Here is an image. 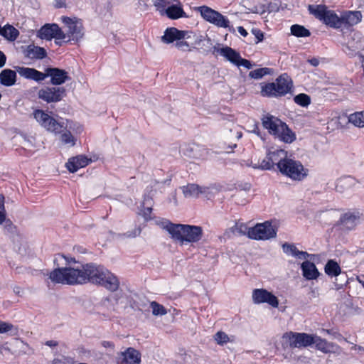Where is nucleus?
Masks as SVG:
<instances>
[{"mask_svg":"<svg viewBox=\"0 0 364 364\" xmlns=\"http://www.w3.org/2000/svg\"><path fill=\"white\" fill-rule=\"evenodd\" d=\"M58 257L65 259L67 266L55 268L50 272L49 279L52 282L68 285L91 282L100 284L110 291L118 289V279L103 266L93 263L82 265L75 258H68L63 255H58Z\"/></svg>","mask_w":364,"mask_h":364,"instance_id":"obj_1","label":"nucleus"},{"mask_svg":"<svg viewBox=\"0 0 364 364\" xmlns=\"http://www.w3.org/2000/svg\"><path fill=\"white\" fill-rule=\"evenodd\" d=\"M15 69H16L20 76L36 82H41L46 77H50V83L55 86L61 85L70 79L68 72L58 68H48L45 73L27 67L16 66Z\"/></svg>","mask_w":364,"mask_h":364,"instance_id":"obj_2","label":"nucleus"},{"mask_svg":"<svg viewBox=\"0 0 364 364\" xmlns=\"http://www.w3.org/2000/svg\"><path fill=\"white\" fill-rule=\"evenodd\" d=\"M262 123L264 129L269 133L278 138L280 141L290 144L296 139L295 134L288 127L286 123L279 118L271 115H264L262 119Z\"/></svg>","mask_w":364,"mask_h":364,"instance_id":"obj_3","label":"nucleus"},{"mask_svg":"<svg viewBox=\"0 0 364 364\" xmlns=\"http://www.w3.org/2000/svg\"><path fill=\"white\" fill-rule=\"evenodd\" d=\"M292 88V81L287 74L279 76L275 82L262 87L261 95L264 97H281L289 93Z\"/></svg>","mask_w":364,"mask_h":364,"instance_id":"obj_4","label":"nucleus"},{"mask_svg":"<svg viewBox=\"0 0 364 364\" xmlns=\"http://www.w3.org/2000/svg\"><path fill=\"white\" fill-rule=\"evenodd\" d=\"M198 12L201 17L207 22L217 26L228 29V31L235 32V28L231 25L228 18L219 11L211 9L208 6H200L197 8Z\"/></svg>","mask_w":364,"mask_h":364,"instance_id":"obj_5","label":"nucleus"},{"mask_svg":"<svg viewBox=\"0 0 364 364\" xmlns=\"http://www.w3.org/2000/svg\"><path fill=\"white\" fill-rule=\"evenodd\" d=\"M309 11L324 24L333 28H341V16H338L334 11L328 9L323 4L309 5Z\"/></svg>","mask_w":364,"mask_h":364,"instance_id":"obj_6","label":"nucleus"},{"mask_svg":"<svg viewBox=\"0 0 364 364\" xmlns=\"http://www.w3.org/2000/svg\"><path fill=\"white\" fill-rule=\"evenodd\" d=\"M314 335L306 333L287 332L282 338V345L284 349L300 348L310 346L314 343Z\"/></svg>","mask_w":364,"mask_h":364,"instance_id":"obj_7","label":"nucleus"},{"mask_svg":"<svg viewBox=\"0 0 364 364\" xmlns=\"http://www.w3.org/2000/svg\"><path fill=\"white\" fill-rule=\"evenodd\" d=\"M173 232L175 233L173 240L179 241L181 243L197 242L203 235V230L200 226L179 224V226L175 228Z\"/></svg>","mask_w":364,"mask_h":364,"instance_id":"obj_8","label":"nucleus"},{"mask_svg":"<svg viewBox=\"0 0 364 364\" xmlns=\"http://www.w3.org/2000/svg\"><path fill=\"white\" fill-rule=\"evenodd\" d=\"M281 166L279 170L280 173L293 181H303L309 173V170L299 161L287 158Z\"/></svg>","mask_w":364,"mask_h":364,"instance_id":"obj_9","label":"nucleus"},{"mask_svg":"<svg viewBox=\"0 0 364 364\" xmlns=\"http://www.w3.org/2000/svg\"><path fill=\"white\" fill-rule=\"evenodd\" d=\"M33 117L42 127L55 134H60L65 128L63 120H56L41 109L35 110Z\"/></svg>","mask_w":364,"mask_h":364,"instance_id":"obj_10","label":"nucleus"},{"mask_svg":"<svg viewBox=\"0 0 364 364\" xmlns=\"http://www.w3.org/2000/svg\"><path fill=\"white\" fill-rule=\"evenodd\" d=\"M33 117L42 127L55 134H60L65 128L63 120H56L41 109L35 110Z\"/></svg>","mask_w":364,"mask_h":364,"instance_id":"obj_11","label":"nucleus"},{"mask_svg":"<svg viewBox=\"0 0 364 364\" xmlns=\"http://www.w3.org/2000/svg\"><path fill=\"white\" fill-rule=\"evenodd\" d=\"M277 236V229L269 221L257 223L251 228L250 238L255 240H267Z\"/></svg>","mask_w":364,"mask_h":364,"instance_id":"obj_12","label":"nucleus"},{"mask_svg":"<svg viewBox=\"0 0 364 364\" xmlns=\"http://www.w3.org/2000/svg\"><path fill=\"white\" fill-rule=\"evenodd\" d=\"M66 95V90L63 87H45L38 92V97L47 103L61 101Z\"/></svg>","mask_w":364,"mask_h":364,"instance_id":"obj_13","label":"nucleus"},{"mask_svg":"<svg viewBox=\"0 0 364 364\" xmlns=\"http://www.w3.org/2000/svg\"><path fill=\"white\" fill-rule=\"evenodd\" d=\"M362 214L357 210H349L342 214L336 223L343 230H352L360 223Z\"/></svg>","mask_w":364,"mask_h":364,"instance_id":"obj_14","label":"nucleus"},{"mask_svg":"<svg viewBox=\"0 0 364 364\" xmlns=\"http://www.w3.org/2000/svg\"><path fill=\"white\" fill-rule=\"evenodd\" d=\"M61 19L68 28V36L70 41H77L82 38L84 34L83 27L80 19L67 16H62Z\"/></svg>","mask_w":364,"mask_h":364,"instance_id":"obj_15","label":"nucleus"},{"mask_svg":"<svg viewBox=\"0 0 364 364\" xmlns=\"http://www.w3.org/2000/svg\"><path fill=\"white\" fill-rule=\"evenodd\" d=\"M66 34L61 30L57 24H46L38 31V36L41 39L50 40H64Z\"/></svg>","mask_w":364,"mask_h":364,"instance_id":"obj_16","label":"nucleus"},{"mask_svg":"<svg viewBox=\"0 0 364 364\" xmlns=\"http://www.w3.org/2000/svg\"><path fill=\"white\" fill-rule=\"evenodd\" d=\"M252 301L256 304L267 303L274 308L278 307L279 301L276 296L264 289H255L252 291Z\"/></svg>","mask_w":364,"mask_h":364,"instance_id":"obj_17","label":"nucleus"},{"mask_svg":"<svg viewBox=\"0 0 364 364\" xmlns=\"http://www.w3.org/2000/svg\"><path fill=\"white\" fill-rule=\"evenodd\" d=\"M190 33L188 31H181L174 27L167 28L161 37V41L169 44L181 38H189Z\"/></svg>","mask_w":364,"mask_h":364,"instance_id":"obj_18","label":"nucleus"},{"mask_svg":"<svg viewBox=\"0 0 364 364\" xmlns=\"http://www.w3.org/2000/svg\"><path fill=\"white\" fill-rule=\"evenodd\" d=\"M211 189H213V188L200 187L194 183H190L182 187L183 193L186 198H197L200 194H203L209 198Z\"/></svg>","mask_w":364,"mask_h":364,"instance_id":"obj_19","label":"nucleus"},{"mask_svg":"<svg viewBox=\"0 0 364 364\" xmlns=\"http://www.w3.org/2000/svg\"><path fill=\"white\" fill-rule=\"evenodd\" d=\"M358 184L356 180L351 176H346L337 180L336 191L340 193L348 194Z\"/></svg>","mask_w":364,"mask_h":364,"instance_id":"obj_20","label":"nucleus"},{"mask_svg":"<svg viewBox=\"0 0 364 364\" xmlns=\"http://www.w3.org/2000/svg\"><path fill=\"white\" fill-rule=\"evenodd\" d=\"M267 153L270 161L279 170L282 167L281 164H284L287 159V152L284 149L272 147L267 151Z\"/></svg>","mask_w":364,"mask_h":364,"instance_id":"obj_21","label":"nucleus"},{"mask_svg":"<svg viewBox=\"0 0 364 364\" xmlns=\"http://www.w3.org/2000/svg\"><path fill=\"white\" fill-rule=\"evenodd\" d=\"M171 19H178L180 18L186 17L181 3L178 0H173L167 8L164 15Z\"/></svg>","mask_w":364,"mask_h":364,"instance_id":"obj_22","label":"nucleus"},{"mask_svg":"<svg viewBox=\"0 0 364 364\" xmlns=\"http://www.w3.org/2000/svg\"><path fill=\"white\" fill-rule=\"evenodd\" d=\"M362 14L360 11H347L341 14V27L352 26L361 21Z\"/></svg>","mask_w":364,"mask_h":364,"instance_id":"obj_23","label":"nucleus"},{"mask_svg":"<svg viewBox=\"0 0 364 364\" xmlns=\"http://www.w3.org/2000/svg\"><path fill=\"white\" fill-rule=\"evenodd\" d=\"M301 269L302 271L303 277L307 280L316 279L320 275V273L315 264L308 260H306L301 263Z\"/></svg>","mask_w":364,"mask_h":364,"instance_id":"obj_24","label":"nucleus"},{"mask_svg":"<svg viewBox=\"0 0 364 364\" xmlns=\"http://www.w3.org/2000/svg\"><path fill=\"white\" fill-rule=\"evenodd\" d=\"M214 51H216L220 55L225 58L231 63L237 65L240 59V54L229 46H225L220 48L214 47Z\"/></svg>","mask_w":364,"mask_h":364,"instance_id":"obj_25","label":"nucleus"},{"mask_svg":"<svg viewBox=\"0 0 364 364\" xmlns=\"http://www.w3.org/2000/svg\"><path fill=\"white\" fill-rule=\"evenodd\" d=\"M90 160L85 156L79 155L70 158L66 163L68 170L71 173H75L81 168L86 166Z\"/></svg>","mask_w":364,"mask_h":364,"instance_id":"obj_26","label":"nucleus"},{"mask_svg":"<svg viewBox=\"0 0 364 364\" xmlns=\"http://www.w3.org/2000/svg\"><path fill=\"white\" fill-rule=\"evenodd\" d=\"M24 55L32 60H41L47 56V52L42 47L31 44L26 48Z\"/></svg>","mask_w":364,"mask_h":364,"instance_id":"obj_27","label":"nucleus"},{"mask_svg":"<svg viewBox=\"0 0 364 364\" xmlns=\"http://www.w3.org/2000/svg\"><path fill=\"white\" fill-rule=\"evenodd\" d=\"M152 196H153V194L145 193L144 196V200L141 205V209H140L139 214L144 218L145 221H149L152 219V217H151L152 205H153Z\"/></svg>","mask_w":364,"mask_h":364,"instance_id":"obj_28","label":"nucleus"},{"mask_svg":"<svg viewBox=\"0 0 364 364\" xmlns=\"http://www.w3.org/2000/svg\"><path fill=\"white\" fill-rule=\"evenodd\" d=\"M313 340V344H315L316 348L324 353L335 352L336 350L338 348L337 345L329 343L326 340L321 338L316 335H314Z\"/></svg>","mask_w":364,"mask_h":364,"instance_id":"obj_29","label":"nucleus"},{"mask_svg":"<svg viewBox=\"0 0 364 364\" xmlns=\"http://www.w3.org/2000/svg\"><path fill=\"white\" fill-rule=\"evenodd\" d=\"M282 250L286 255L299 259H306L311 256L307 252L299 250L294 244L285 242L282 245Z\"/></svg>","mask_w":364,"mask_h":364,"instance_id":"obj_30","label":"nucleus"},{"mask_svg":"<svg viewBox=\"0 0 364 364\" xmlns=\"http://www.w3.org/2000/svg\"><path fill=\"white\" fill-rule=\"evenodd\" d=\"M16 72L11 69H4L0 73V83L6 87H11L16 82Z\"/></svg>","mask_w":364,"mask_h":364,"instance_id":"obj_31","label":"nucleus"},{"mask_svg":"<svg viewBox=\"0 0 364 364\" xmlns=\"http://www.w3.org/2000/svg\"><path fill=\"white\" fill-rule=\"evenodd\" d=\"M123 362L125 364H139L141 362V355L139 352L134 348H129L122 353Z\"/></svg>","mask_w":364,"mask_h":364,"instance_id":"obj_32","label":"nucleus"},{"mask_svg":"<svg viewBox=\"0 0 364 364\" xmlns=\"http://www.w3.org/2000/svg\"><path fill=\"white\" fill-rule=\"evenodd\" d=\"M348 121L356 127H364V111L350 114L348 116Z\"/></svg>","mask_w":364,"mask_h":364,"instance_id":"obj_33","label":"nucleus"},{"mask_svg":"<svg viewBox=\"0 0 364 364\" xmlns=\"http://www.w3.org/2000/svg\"><path fill=\"white\" fill-rule=\"evenodd\" d=\"M324 269L326 274L330 277H337L341 272V269L338 264L332 259L327 262Z\"/></svg>","mask_w":364,"mask_h":364,"instance_id":"obj_34","label":"nucleus"},{"mask_svg":"<svg viewBox=\"0 0 364 364\" xmlns=\"http://www.w3.org/2000/svg\"><path fill=\"white\" fill-rule=\"evenodd\" d=\"M19 31L13 26L6 25L3 30L2 36L10 41H14L18 36Z\"/></svg>","mask_w":364,"mask_h":364,"instance_id":"obj_35","label":"nucleus"},{"mask_svg":"<svg viewBox=\"0 0 364 364\" xmlns=\"http://www.w3.org/2000/svg\"><path fill=\"white\" fill-rule=\"evenodd\" d=\"M251 228H249L246 224L237 222L232 228V232L238 235H247L250 238V232Z\"/></svg>","mask_w":364,"mask_h":364,"instance_id":"obj_36","label":"nucleus"},{"mask_svg":"<svg viewBox=\"0 0 364 364\" xmlns=\"http://www.w3.org/2000/svg\"><path fill=\"white\" fill-rule=\"evenodd\" d=\"M251 166L255 169L261 170H272L274 167L273 163L269 158L267 152L265 158H264L259 163L252 164Z\"/></svg>","mask_w":364,"mask_h":364,"instance_id":"obj_37","label":"nucleus"},{"mask_svg":"<svg viewBox=\"0 0 364 364\" xmlns=\"http://www.w3.org/2000/svg\"><path fill=\"white\" fill-rule=\"evenodd\" d=\"M291 33L296 37H309L311 35L310 31L304 26L294 24L291 26Z\"/></svg>","mask_w":364,"mask_h":364,"instance_id":"obj_38","label":"nucleus"},{"mask_svg":"<svg viewBox=\"0 0 364 364\" xmlns=\"http://www.w3.org/2000/svg\"><path fill=\"white\" fill-rule=\"evenodd\" d=\"M273 73L272 69L268 68H258L252 70L249 73V76L253 79H261L262 77L267 75H271Z\"/></svg>","mask_w":364,"mask_h":364,"instance_id":"obj_39","label":"nucleus"},{"mask_svg":"<svg viewBox=\"0 0 364 364\" xmlns=\"http://www.w3.org/2000/svg\"><path fill=\"white\" fill-rule=\"evenodd\" d=\"M172 1L173 0H152L154 6L161 16L164 15Z\"/></svg>","mask_w":364,"mask_h":364,"instance_id":"obj_40","label":"nucleus"},{"mask_svg":"<svg viewBox=\"0 0 364 364\" xmlns=\"http://www.w3.org/2000/svg\"><path fill=\"white\" fill-rule=\"evenodd\" d=\"M65 127H66L65 126ZM66 128H65L63 130H65ZM60 136L61 141L65 144H69L70 146H74L76 142V139L73 135L71 134V132L69 130H65V132L63 131Z\"/></svg>","mask_w":364,"mask_h":364,"instance_id":"obj_41","label":"nucleus"},{"mask_svg":"<svg viewBox=\"0 0 364 364\" xmlns=\"http://www.w3.org/2000/svg\"><path fill=\"white\" fill-rule=\"evenodd\" d=\"M294 102L301 107H306L311 103L310 97L304 93H300L294 97Z\"/></svg>","mask_w":364,"mask_h":364,"instance_id":"obj_42","label":"nucleus"},{"mask_svg":"<svg viewBox=\"0 0 364 364\" xmlns=\"http://www.w3.org/2000/svg\"><path fill=\"white\" fill-rule=\"evenodd\" d=\"M159 225L171 235L173 240L174 239L175 233L173 232V230H176L175 228L179 226V224H174L168 220H163L160 222Z\"/></svg>","mask_w":364,"mask_h":364,"instance_id":"obj_43","label":"nucleus"},{"mask_svg":"<svg viewBox=\"0 0 364 364\" xmlns=\"http://www.w3.org/2000/svg\"><path fill=\"white\" fill-rule=\"evenodd\" d=\"M150 307L151 308L152 314L154 316H164L167 314V311L165 307L156 301H151L150 303Z\"/></svg>","mask_w":364,"mask_h":364,"instance_id":"obj_44","label":"nucleus"},{"mask_svg":"<svg viewBox=\"0 0 364 364\" xmlns=\"http://www.w3.org/2000/svg\"><path fill=\"white\" fill-rule=\"evenodd\" d=\"M215 342L220 345L223 346L224 344L232 342V340L228 336V335L223 331H218L214 336Z\"/></svg>","mask_w":364,"mask_h":364,"instance_id":"obj_45","label":"nucleus"},{"mask_svg":"<svg viewBox=\"0 0 364 364\" xmlns=\"http://www.w3.org/2000/svg\"><path fill=\"white\" fill-rule=\"evenodd\" d=\"M186 38H181L180 40H178L176 43L175 46L181 51H190L191 50V46L188 44L187 41H186Z\"/></svg>","mask_w":364,"mask_h":364,"instance_id":"obj_46","label":"nucleus"},{"mask_svg":"<svg viewBox=\"0 0 364 364\" xmlns=\"http://www.w3.org/2000/svg\"><path fill=\"white\" fill-rule=\"evenodd\" d=\"M6 216L5 206H4V197L0 194V225L4 223Z\"/></svg>","mask_w":364,"mask_h":364,"instance_id":"obj_47","label":"nucleus"},{"mask_svg":"<svg viewBox=\"0 0 364 364\" xmlns=\"http://www.w3.org/2000/svg\"><path fill=\"white\" fill-rule=\"evenodd\" d=\"M1 225H3L4 230L7 232H13L15 230V226L12 222L9 219H6V218Z\"/></svg>","mask_w":364,"mask_h":364,"instance_id":"obj_48","label":"nucleus"},{"mask_svg":"<svg viewBox=\"0 0 364 364\" xmlns=\"http://www.w3.org/2000/svg\"><path fill=\"white\" fill-rule=\"evenodd\" d=\"M13 328L14 326L11 323L0 321V333H6Z\"/></svg>","mask_w":364,"mask_h":364,"instance_id":"obj_49","label":"nucleus"},{"mask_svg":"<svg viewBox=\"0 0 364 364\" xmlns=\"http://www.w3.org/2000/svg\"><path fill=\"white\" fill-rule=\"evenodd\" d=\"M181 151L183 155L189 157L194 158L196 156L193 154V149L191 146L186 145L181 149Z\"/></svg>","mask_w":364,"mask_h":364,"instance_id":"obj_50","label":"nucleus"},{"mask_svg":"<svg viewBox=\"0 0 364 364\" xmlns=\"http://www.w3.org/2000/svg\"><path fill=\"white\" fill-rule=\"evenodd\" d=\"M252 34L255 36V37L256 38L257 41H256V43H258L261 41H263V38H264V33L262 31H260L259 29L258 28H253L252 30Z\"/></svg>","mask_w":364,"mask_h":364,"instance_id":"obj_51","label":"nucleus"},{"mask_svg":"<svg viewBox=\"0 0 364 364\" xmlns=\"http://www.w3.org/2000/svg\"><path fill=\"white\" fill-rule=\"evenodd\" d=\"M237 66H243L247 69H251L252 68V64L251 62L247 59L242 58L239 60Z\"/></svg>","mask_w":364,"mask_h":364,"instance_id":"obj_52","label":"nucleus"},{"mask_svg":"<svg viewBox=\"0 0 364 364\" xmlns=\"http://www.w3.org/2000/svg\"><path fill=\"white\" fill-rule=\"evenodd\" d=\"M141 233V228H137L134 230L132 232H128L126 233L127 237H135L136 236L139 235Z\"/></svg>","mask_w":364,"mask_h":364,"instance_id":"obj_53","label":"nucleus"},{"mask_svg":"<svg viewBox=\"0 0 364 364\" xmlns=\"http://www.w3.org/2000/svg\"><path fill=\"white\" fill-rule=\"evenodd\" d=\"M6 61V57L5 54L2 51H0V68L4 66Z\"/></svg>","mask_w":364,"mask_h":364,"instance_id":"obj_54","label":"nucleus"},{"mask_svg":"<svg viewBox=\"0 0 364 364\" xmlns=\"http://www.w3.org/2000/svg\"><path fill=\"white\" fill-rule=\"evenodd\" d=\"M237 31L243 37H246L248 35L247 31L242 26H238Z\"/></svg>","mask_w":364,"mask_h":364,"instance_id":"obj_55","label":"nucleus"},{"mask_svg":"<svg viewBox=\"0 0 364 364\" xmlns=\"http://www.w3.org/2000/svg\"><path fill=\"white\" fill-rule=\"evenodd\" d=\"M308 61H309V63L311 65H313V66H314V67L318 66V64H319V60H318V58H311V59H309Z\"/></svg>","mask_w":364,"mask_h":364,"instance_id":"obj_56","label":"nucleus"},{"mask_svg":"<svg viewBox=\"0 0 364 364\" xmlns=\"http://www.w3.org/2000/svg\"><path fill=\"white\" fill-rule=\"evenodd\" d=\"M46 345L49 347H55L58 345V343L55 341L50 340L46 341Z\"/></svg>","mask_w":364,"mask_h":364,"instance_id":"obj_57","label":"nucleus"},{"mask_svg":"<svg viewBox=\"0 0 364 364\" xmlns=\"http://www.w3.org/2000/svg\"><path fill=\"white\" fill-rule=\"evenodd\" d=\"M103 346L105 347H113L114 346L113 344L109 341H104Z\"/></svg>","mask_w":364,"mask_h":364,"instance_id":"obj_58","label":"nucleus"},{"mask_svg":"<svg viewBox=\"0 0 364 364\" xmlns=\"http://www.w3.org/2000/svg\"><path fill=\"white\" fill-rule=\"evenodd\" d=\"M63 5H64V4H63V3H62V2H61V1H57L56 6H57L58 8H61V7H63Z\"/></svg>","mask_w":364,"mask_h":364,"instance_id":"obj_59","label":"nucleus"},{"mask_svg":"<svg viewBox=\"0 0 364 364\" xmlns=\"http://www.w3.org/2000/svg\"><path fill=\"white\" fill-rule=\"evenodd\" d=\"M358 281L359 282L360 284H362L363 287L364 288V279H361L360 277H358Z\"/></svg>","mask_w":364,"mask_h":364,"instance_id":"obj_60","label":"nucleus"}]
</instances>
